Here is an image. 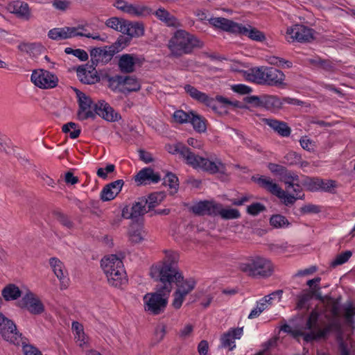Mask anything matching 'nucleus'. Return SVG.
<instances>
[{
    "label": "nucleus",
    "mask_w": 355,
    "mask_h": 355,
    "mask_svg": "<svg viewBox=\"0 0 355 355\" xmlns=\"http://www.w3.org/2000/svg\"><path fill=\"white\" fill-rule=\"evenodd\" d=\"M178 259L179 254L176 252L166 251L163 261L151 267V277L164 285L155 292L148 293L143 297L144 309L146 313L157 315L164 312L172 289L171 282L178 281L181 277L175 266Z\"/></svg>",
    "instance_id": "obj_1"
},
{
    "label": "nucleus",
    "mask_w": 355,
    "mask_h": 355,
    "mask_svg": "<svg viewBox=\"0 0 355 355\" xmlns=\"http://www.w3.org/2000/svg\"><path fill=\"white\" fill-rule=\"evenodd\" d=\"M329 309V313L327 311L319 312L316 309L313 310L305 327L301 329H293L291 326L285 324L282 327V330L291 334L295 338L302 336L306 342L324 338L331 329L337 325L340 315L337 303L333 302Z\"/></svg>",
    "instance_id": "obj_2"
},
{
    "label": "nucleus",
    "mask_w": 355,
    "mask_h": 355,
    "mask_svg": "<svg viewBox=\"0 0 355 355\" xmlns=\"http://www.w3.org/2000/svg\"><path fill=\"white\" fill-rule=\"evenodd\" d=\"M166 149L171 154H179L185 162L193 168L200 169L211 174L225 173V164L216 156H213V158H207L197 155L189 148L181 144L168 145Z\"/></svg>",
    "instance_id": "obj_3"
},
{
    "label": "nucleus",
    "mask_w": 355,
    "mask_h": 355,
    "mask_svg": "<svg viewBox=\"0 0 355 355\" xmlns=\"http://www.w3.org/2000/svg\"><path fill=\"white\" fill-rule=\"evenodd\" d=\"M203 43L196 36L184 30H178L168 42V49L174 56L189 54L195 48H202Z\"/></svg>",
    "instance_id": "obj_4"
},
{
    "label": "nucleus",
    "mask_w": 355,
    "mask_h": 355,
    "mask_svg": "<svg viewBox=\"0 0 355 355\" xmlns=\"http://www.w3.org/2000/svg\"><path fill=\"white\" fill-rule=\"evenodd\" d=\"M101 267L111 286L121 288L127 283L128 279L123 262L116 255L105 257L101 260Z\"/></svg>",
    "instance_id": "obj_5"
},
{
    "label": "nucleus",
    "mask_w": 355,
    "mask_h": 355,
    "mask_svg": "<svg viewBox=\"0 0 355 355\" xmlns=\"http://www.w3.org/2000/svg\"><path fill=\"white\" fill-rule=\"evenodd\" d=\"M240 269L248 276L254 278H266L274 272V266L271 260L266 257L255 254L250 257L240 264Z\"/></svg>",
    "instance_id": "obj_6"
},
{
    "label": "nucleus",
    "mask_w": 355,
    "mask_h": 355,
    "mask_svg": "<svg viewBox=\"0 0 355 355\" xmlns=\"http://www.w3.org/2000/svg\"><path fill=\"white\" fill-rule=\"evenodd\" d=\"M110 85L113 91L123 94L137 92L141 87L139 80L133 76H115L110 80Z\"/></svg>",
    "instance_id": "obj_7"
},
{
    "label": "nucleus",
    "mask_w": 355,
    "mask_h": 355,
    "mask_svg": "<svg viewBox=\"0 0 355 355\" xmlns=\"http://www.w3.org/2000/svg\"><path fill=\"white\" fill-rule=\"evenodd\" d=\"M78 98L79 109L78 111V118L80 121H84L89 118H95V103L92 100L83 92L78 89L73 88Z\"/></svg>",
    "instance_id": "obj_8"
},
{
    "label": "nucleus",
    "mask_w": 355,
    "mask_h": 355,
    "mask_svg": "<svg viewBox=\"0 0 355 355\" xmlns=\"http://www.w3.org/2000/svg\"><path fill=\"white\" fill-rule=\"evenodd\" d=\"M0 334L6 340L15 345H20L21 334L17 331L14 322L1 313H0Z\"/></svg>",
    "instance_id": "obj_9"
},
{
    "label": "nucleus",
    "mask_w": 355,
    "mask_h": 355,
    "mask_svg": "<svg viewBox=\"0 0 355 355\" xmlns=\"http://www.w3.org/2000/svg\"><path fill=\"white\" fill-rule=\"evenodd\" d=\"M31 80L35 86L41 89L54 88L58 83L56 76L42 69L33 71Z\"/></svg>",
    "instance_id": "obj_10"
},
{
    "label": "nucleus",
    "mask_w": 355,
    "mask_h": 355,
    "mask_svg": "<svg viewBox=\"0 0 355 355\" xmlns=\"http://www.w3.org/2000/svg\"><path fill=\"white\" fill-rule=\"evenodd\" d=\"M313 38V30L301 24L288 27L286 32V39L289 42H307Z\"/></svg>",
    "instance_id": "obj_11"
},
{
    "label": "nucleus",
    "mask_w": 355,
    "mask_h": 355,
    "mask_svg": "<svg viewBox=\"0 0 355 355\" xmlns=\"http://www.w3.org/2000/svg\"><path fill=\"white\" fill-rule=\"evenodd\" d=\"M19 306L26 308L31 313L34 315L41 314L44 311V307L40 300L31 291H28L19 302Z\"/></svg>",
    "instance_id": "obj_12"
},
{
    "label": "nucleus",
    "mask_w": 355,
    "mask_h": 355,
    "mask_svg": "<svg viewBox=\"0 0 355 355\" xmlns=\"http://www.w3.org/2000/svg\"><path fill=\"white\" fill-rule=\"evenodd\" d=\"M143 59L135 54L125 53L121 55L118 61V67L122 73H130L135 71L137 67H140Z\"/></svg>",
    "instance_id": "obj_13"
},
{
    "label": "nucleus",
    "mask_w": 355,
    "mask_h": 355,
    "mask_svg": "<svg viewBox=\"0 0 355 355\" xmlns=\"http://www.w3.org/2000/svg\"><path fill=\"white\" fill-rule=\"evenodd\" d=\"M49 264L55 275L59 279L61 289H65L69 286V278L68 271L64 263L58 258L52 257L49 259Z\"/></svg>",
    "instance_id": "obj_14"
},
{
    "label": "nucleus",
    "mask_w": 355,
    "mask_h": 355,
    "mask_svg": "<svg viewBox=\"0 0 355 355\" xmlns=\"http://www.w3.org/2000/svg\"><path fill=\"white\" fill-rule=\"evenodd\" d=\"M115 53V49L113 46L94 48L90 52L92 62L96 65L100 63L103 64H106L112 60Z\"/></svg>",
    "instance_id": "obj_15"
},
{
    "label": "nucleus",
    "mask_w": 355,
    "mask_h": 355,
    "mask_svg": "<svg viewBox=\"0 0 355 355\" xmlns=\"http://www.w3.org/2000/svg\"><path fill=\"white\" fill-rule=\"evenodd\" d=\"M147 202L145 198H139L131 206H126L123 209V216L126 218L135 219L147 212Z\"/></svg>",
    "instance_id": "obj_16"
},
{
    "label": "nucleus",
    "mask_w": 355,
    "mask_h": 355,
    "mask_svg": "<svg viewBox=\"0 0 355 355\" xmlns=\"http://www.w3.org/2000/svg\"><path fill=\"white\" fill-rule=\"evenodd\" d=\"M95 116L98 115L107 121H117L121 115L105 101L101 100L95 103Z\"/></svg>",
    "instance_id": "obj_17"
},
{
    "label": "nucleus",
    "mask_w": 355,
    "mask_h": 355,
    "mask_svg": "<svg viewBox=\"0 0 355 355\" xmlns=\"http://www.w3.org/2000/svg\"><path fill=\"white\" fill-rule=\"evenodd\" d=\"M80 28H73L71 26H64L62 28H54L48 33V36L53 40H63L76 37L78 35H82L78 33Z\"/></svg>",
    "instance_id": "obj_18"
},
{
    "label": "nucleus",
    "mask_w": 355,
    "mask_h": 355,
    "mask_svg": "<svg viewBox=\"0 0 355 355\" xmlns=\"http://www.w3.org/2000/svg\"><path fill=\"white\" fill-rule=\"evenodd\" d=\"M160 180V175L155 173L154 171L149 167L141 169L135 177V181L137 185L157 183Z\"/></svg>",
    "instance_id": "obj_19"
},
{
    "label": "nucleus",
    "mask_w": 355,
    "mask_h": 355,
    "mask_svg": "<svg viewBox=\"0 0 355 355\" xmlns=\"http://www.w3.org/2000/svg\"><path fill=\"white\" fill-rule=\"evenodd\" d=\"M243 334V328L230 329L227 333L224 334L221 338V346L224 348H228L230 351L236 347L235 339H240Z\"/></svg>",
    "instance_id": "obj_20"
},
{
    "label": "nucleus",
    "mask_w": 355,
    "mask_h": 355,
    "mask_svg": "<svg viewBox=\"0 0 355 355\" xmlns=\"http://www.w3.org/2000/svg\"><path fill=\"white\" fill-rule=\"evenodd\" d=\"M184 89L186 92L194 100L205 104L213 110H215V101L213 98L209 97L205 93L199 91L191 85H186L184 86Z\"/></svg>",
    "instance_id": "obj_21"
},
{
    "label": "nucleus",
    "mask_w": 355,
    "mask_h": 355,
    "mask_svg": "<svg viewBox=\"0 0 355 355\" xmlns=\"http://www.w3.org/2000/svg\"><path fill=\"white\" fill-rule=\"evenodd\" d=\"M208 20L213 26L233 33H238L241 25L223 17H212Z\"/></svg>",
    "instance_id": "obj_22"
},
{
    "label": "nucleus",
    "mask_w": 355,
    "mask_h": 355,
    "mask_svg": "<svg viewBox=\"0 0 355 355\" xmlns=\"http://www.w3.org/2000/svg\"><path fill=\"white\" fill-rule=\"evenodd\" d=\"M124 184L123 180H117L106 185L101 192V198L103 201L114 199L121 191Z\"/></svg>",
    "instance_id": "obj_23"
},
{
    "label": "nucleus",
    "mask_w": 355,
    "mask_h": 355,
    "mask_svg": "<svg viewBox=\"0 0 355 355\" xmlns=\"http://www.w3.org/2000/svg\"><path fill=\"white\" fill-rule=\"evenodd\" d=\"M279 179L285 184L287 191L291 189L293 190L295 193L302 191V187L299 184V176L295 173L286 169V173H284Z\"/></svg>",
    "instance_id": "obj_24"
},
{
    "label": "nucleus",
    "mask_w": 355,
    "mask_h": 355,
    "mask_svg": "<svg viewBox=\"0 0 355 355\" xmlns=\"http://www.w3.org/2000/svg\"><path fill=\"white\" fill-rule=\"evenodd\" d=\"M218 203L214 201H200L192 207V211L198 215L216 216V211L218 209Z\"/></svg>",
    "instance_id": "obj_25"
},
{
    "label": "nucleus",
    "mask_w": 355,
    "mask_h": 355,
    "mask_svg": "<svg viewBox=\"0 0 355 355\" xmlns=\"http://www.w3.org/2000/svg\"><path fill=\"white\" fill-rule=\"evenodd\" d=\"M122 33L127 35L129 40L139 37L144 34V26L142 23L125 20Z\"/></svg>",
    "instance_id": "obj_26"
},
{
    "label": "nucleus",
    "mask_w": 355,
    "mask_h": 355,
    "mask_svg": "<svg viewBox=\"0 0 355 355\" xmlns=\"http://www.w3.org/2000/svg\"><path fill=\"white\" fill-rule=\"evenodd\" d=\"M8 10L10 12L16 15L17 17L28 19L31 12L27 3L22 1H15L8 5Z\"/></svg>",
    "instance_id": "obj_27"
},
{
    "label": "nucleus",
    "mask_w": 355,
    "mask_h": 355,
    "mask_svg": "<svg viewBox=\"0 0 355 355\" xmlns=\"http://www.w3.org/2000/svg\"><path fill=\"white\" fill-rule=\"evenodd\" d=\"M285 76L282 71L274 67H267L264 83L269 85H280L283 84Z\"/></svg>",
    "instance_id": "obj_28"
},
{
    "label": "nucleus",
    "mask_w": 355,
    "mask_h": 355,
    "mask_svg": "<svg viewBox=\"0 0 355 355\" xmlns=\"http://www.w3.org/2000/svg\"><path fill=\"white\" fill-rule=\"evenodd\" d=\"M71 329L74 335L76 343L82 348L87 347L89 344V337L85 334L82 324L74 321L72 322Z\"/></svg>",
    "instance_id": "obj_29"
},
{
    "label": "nucleus",
    "mask_w": 355,
    "mask_h": 355,
    "mask_svg": "<svg viewBox=\"0 0 355 355\" xmlns=\"http://www.w3.org/2000/svg\"><path fill=\"white\" fill-rule=\"evenodd\" d=\"M252 180L261 187L275 196H276L277 192H279L281 187L269 177L264 175L254 176Z\"/></svg>",
    "instance_id": "obj_30"
},
{
    "label": "nucleus",
    "mask_w": 355,
    "mask_h": 355,
    "mask_svg": "<svg viewBox=\"0 0 355 355\" xmlns=\"http://www.w3.org/2000/svg\"><path fill=\"white\" fill-rule=\"evenodd\" d=\"M265 123L282 137H287L291 135V128L284 121L273 119H266Z\"/></svg>",
    "instance_id": "obj_31"
},
{
    "label": "nucleus",
    "mask_w": 355,
    "mask_h": 355,
    "mask_svg": "<svg viewBox=\"0 0 355 355\" xmlns=\"http://www.w3.org/2000/svg\"><path fill=\"white\" fill-rule=\"evenodd\" d=\"M238 33L247 36L250 39L257 42H263L266 40V36L263 33L250 25L243 26L241 24Z\"/></svg>",
    "instance_id": "obj_32"
},
{
    "label": "nucleus",
    "mask_w": 355,
    "mask_h": 355,
    "mask_svg": "<svg viewBox=\"0 0 355 355\" xmlns=\"http://www.w3.org/2000/svg\"><path fill=\"white\" fill-rule=\"evenodd\" d=\"M301 193L302 191L295 193L293 191V193H291V190L287 191L286 189L284 191L280 188L279 192H277L276 196L278 197L285 205L290 206L293 205L297 199L303 198L304 194L301 195Z\"/></svg>",
    "instance_id": "obj_33"
},
{
    "label": "nucleus",
    "mask_w": 355,
    "mask_h": 355,
    "mask_svg": "<svg viewBox=\"0 0 355 355\" xmlns=\"http://www.w3.org/2000/svg\"><path fill=\"white\" fill-rule=\"evenodd\" d=\"M146 233L141 226L132 225L128 231L129 241L132 243H139L143 241Z\"/></svg>",
    "instance_id": "obj_34"
},
{
    "label": "nucleus",
    "mask_w": 355,
    "mask_h": 355,
    "mask_svg": "<svg viewBox=\"0 0 355 355\" xmlns=\"http://www.w3.org/2000/svg\"><path fill=\"white\" fill-rule=\"evenodd\" d=\"M176 263H178V261ZM175 266H176V268H178L177 263H175ZM177 270H178V269H177ZM178 272L181 276L180 279L178 281L172 282L171 284L172 283L176 284V285L178 286V288L176 291H178L180 293H183V295H187L195 288V282L192 279L184 281L182 274L179 271H178Z\"/></svg>",
    "instance_id": "obj_35"
},
{
    "label": "nucleus",
    "mask_w": 355,
    "mask_h": 355,
    "mask_svg": "<svg viewBox=\"0 0 355 355\" xmlns=\"http://www.w3.org/2000/svg\"><path fill=\"white\" fill-rule=\"evenodd\" d=\"M155 15L157 19L165 23L168 26L176 27L179 25L178 20L164 8L157 9Z\"/></svg>",
    "instance_id": "obj_36"
},
{
    "label": "nucleus",
    "mask_w": 355,
    "mask_h": 355,
    "mask_svg": "<svg viewBox=\"0 0 355 355\" xmlns=\"http://www.w3.org/2000/svg\"><path fill=\"white\" fill-rule=\"evenodd\" d=\"M267 67H257L251 68L248 70V78L250 80L262 84L264 83Z\"/></svg>",
    "instance_id": "obj_37"
},
{
    "label": "nucleus",
    "mask_w": 355,
    "mask_h": 355,
    "mask_svg": "<svg viewBox=\"0 0 355 355\" xmlns=\"http://www.w3.org/2000/svg\"><path fill=\"white\" fill-rule=\"evenodd\" d=\"M1 294L6 301H10L19 297L21 295V291L15 284H9L2 290Z\"/></svg>",
    "instance_id": "obj_38"
},
{
    "label": "nucleus",
    "mask_w": 355,
    "mask_h": 355,
    "mask_svg": "<svg viewBox=\"0 0 355 355\" xmlns=\"http://www.w3.org/2000/svg\"><path fill=\"white\" fill-rule=\"evenodd\" d=\"M218 209L216 211V216L220 215L225 220L236 219L241 216L240 212L236 209H224L222 205L218 203Z\"/></svg>",
    "instance_id": "obj_39"
},
{
    "label": "nucleus",
    "mask_w": 355,
    "mask_h": 355,
    "mask_svg": "<svg viewBox=\"0 0 355 355\" xmlns=\"http://www.w3.org/2000/svg\"><path fill=\"white\" fill-rule=\"evenodd\" d=\"M191 114L189 123L192 124L193 129L198 132H205L207 130L205 119L193 112H191Z\"/></svg>",
    "instance_id": "obj_40"
},
{
    "label": "nucleus",
    "mask_w": 355,
    "mask_h": 355,
    "mask_svg": "<svg viewBox=\"0 0 355 355\" xmlns=\"http://www.w3.org/2000/svg\"><path fill=\"white\" fill-rule=\"evenodd\" d=\"M125 13L134 17H144L149 14V9L148 7L139 5L129 3Z\"/></svg>",
    "instance_id": "obj_41"
},
{
    "label": "nucleus",
    "mask_w": 355,
    "mask_h": 355,
    "mask_svg": "<svg viewBox=\"0 0 355 355\" xmlns=\"http://www.w3.org/2000/svg\"><path fill=\"white\" fill-rule=\"evenodd\" d=\"M77 76L80 80L85 84L94 83L98 79V77L96 75L93 76L92 74H90L89 71H87L83 67H79L77 69Z\"/></svg>",
    "instance_id": "obj_42"
},
{
    "label": "nucleus",
    "mask_w": 355,
    "mask_h": 355,
    "mask_svg": "<svg viewBox=\"0 0 355 355\" xmlns=\"http://www.w3.org/2000/svg\"><path fill=\"white\" fill-rule=\"evenodd\" d=\"M270 224L275 228H286L290 225L287 218L280 214L272 215L270 218Z\"/></svg>",
    "instance_id": "obj_43"
},
{
    "label": "nucleus",
    "mask_w": 355,
    "mask_h": 355,
    "mask_svg": "<svg viewBox=\"0 0 355 355\" xmlns=\"http://www.w3.org/2000/svg\"><path fill=\"white\" fill-rule=\"evenodd\" d=\"M125 19L123 18L119 17H111L108 19L105 24L107 27L111 28L116 31H119L122 33L123 29V25L125 24Z\"/></svg>",
    "instance_id": "obj_44"
},
{
    "label": "nucleus",
    "mask_w": 355,
    "mask_h": 355,
    "mask_svg": "<svg viewBox=\"0 0 355 355\" xmlns=\"http://www.w3.org/2000/svg\"><path fill=\"white\" fill-rule=\"evenodd\" d=\"M263 104L268 109H278L283 104L282 101L275 96H268L263 98Z\"/></svg>",
    "instance_id": "obj_45"
},
{
    "label": "nucleus",
    "mask_w": 355,
    "mask_h": 355,
    "mask_svg": "<svg viewBox=\"0 0 355 355\" xmlns=\"http://www.w3.org/2000/svg\"><path fill=\"white\" fill-rule=\"evenodd\" d=\"M62 131L65 133H69L71 139H76L80 134V129L78 125L73 122H69L62 126Z\"/></svg>",
    "instance_id": "obj_46"
},
{
    "label": "nucleus",
    "mask_w": 355,
    "mask_h": 355,
    "mask_svg": "<svg viewBox=\"0 0 355 355\" xmlns=\"http://www.w3.org/2000/svg\"><path fill=\"white\" fill-rule=\"evenodd\" d=\"M175 122L182 124L189 123L191 117V112L187 113L182 110H176L173 114Z\"/></svg>",
    "instance_id": "obj_47"
},
{
    "label": "nucleus",
    "mask_w": 355,
    "mask_h": 355,
    "mask_svg": "<svg viewBox=\"0 0 355 355\" xmlns=\"http://www.w3.org/2000/svg\"><path fill=\"white\" fill-rule=\"evenodd\" d=\"M164 198V195L162 193H154L150 194L148 198H146L148 209H151L161 203Z\"/></svg>",
    "instance_id": "obj_48"
},
{
    "label": "nucleus",
    "mask_w": 355,
    "mask_h": 355,
    "mask_svg": "<svg viewBox=\"0 0 355 355\" xmlns=\"http://www.w3.org/2000/svg\"><path fill=\"white\" fill-rule=\"evenodd\" d=\"M301 155L296 152H288L284 157L283 163L288 166L298 165L300 162Z\"/></svg>",
    "instance_id": "obj_49"
},
{
    "label": "nucleus",
    "mask_w": 355,
    "mask_h": 355,
    "mask_svg": "<svg viewBox=\"0 0 355 355\" xmlns=\"http://www.w3.org/2000/svg\"><path fill=\"white\" fill-rule=\"evenodd\" d=\"M75 28H80L79 29V31H78V33H80L82 35H78L76 37H87V38H92L94 40H98V41H105V39H106V37L105 36H101L98 33H88L87 31V29L85 28V26H83V25H79L78 26H76Z\"/></svg>",
    "instance_id": "obj_50"
},
{
    "label": "nucleus",
    "mask_w": 355,
    "mask_h": 355,
    "mask_svg": "<svg viewBox=\"0 0 355 355\" xmlns=\"http://www.w3.org/2000/svg\"><path fill=\"white\" fill-rule=\"evenodd\" d=\"M351 251H345L338 254L331 262V266L336 267L347 262L352 256Z\"/></svg>",
    "instance_id": "obj_51"
},
{
    "label": "nucleus",
    "mask_w": 355,
    "mask_h": 355,
    "mask_svg": "<svg viewBox=\"0 0 355 355\" xmlns=\"http://www.w3.org/2000/svg\"><path fill=\"white\" fill-rule=\"evenodd\" d=\"M343 315L348 322H351L352 317L355 315V306L354 304L347 302L343 305Z\"/></svg>",
    "instance_id": "obj_52"
},
{
    "label": "nucleus",
    "mask_w": 355,
    "mask_h": 355,
    "mask_svg": "<svg viewBox=\"0 0 355 355\" xmlns=\"http://www.w3.org/2000/svg\"><path fill=\"white\" fill-rule=\"evenodd\" d=\"M164 183L171 189H176L178 186V178L172 173H168L164 178Z\"/></svg>",
    "instance_id": "obj_53"
},
{
    "label": "nucleus",
    "mask_w": 355,
    "mask_h": 355,
    "mask_svg": "<svg viewBox=\"0 0 355 355\" xmlns=\"http://www.w3.org/2000/svg\"><path fill=\"white\" fill-rule=\"evenodd\" d=\"M268 168L273 175L279 176V178L286 173V170L287 169L282 165L274 163H269L268 164Z\"/></svg>",
    "instance_id": "obj_54"
},
{
    "label": "nucleus",
    "mask_w": 355,
    "mask_h": 355,
    "mask_svg": "<svg viewBox=\"0 0 355 355\" xmlns=\"http://www.w3.org/2000/svg\"><path fill=\"white\" fill-rule=\"evenodd\" d=\"M37 46V44L35 43L21 42L18 44L17 49L21 52L31 53L36 49Z\"/></svg>",
    "instance_id": "obj_55"
},
{
    "label": "nucleus",
    "mask_w": 355,
    "mask_h": 355,
    "mask_svg": "<svg viewBox=\"0 0 355 355\" xmlns=\"http://www.w3.org/2000/svg\"><path fill=\"white\" fill-rule=\"evenodd\" d=\"M166 334V325L162 323L157 325L155 329V339L157 342L162 341Z\"/></svg>",
    "instance_id": "obj_56"
},
{
    "label": "nucleus",
    "mask_w": 355,
    "mask_h": 355,
    "mask_svg": "<svg viewBox=\"0 0 355 355\" xmlns=\"http://www.w3.org/2000/svg\"><path fill=\"white\" fill-rule=\"evenodd\" d=\"M316 182L320 184V189L324 191L331 192L336 187V182L331 180H324L320 179V180H318Z\"/></svg>",
    "instance_id": "obj_57"
},
{
    "label": "nucleus",
    "mask_w": 355,
    "mask_h": 355,
    "mask_svg": "<svg viewBox=\"0 0 355 355\" xmlns=\"http://www.w3.org/2000/svg\"><path fill=\"white\" fill-rule=\"evenodd\" d=\"M20 345H22L24 355H42V353L35 347L26 344L21 338Z\"/></svg>",
    "instance_id": "obj_58"
},
{
    "label": "nucleus",
    "mask_w": 355,
    "mask_h": 355,
    "mask_svg": "<svg viewBox=\"0 0 355 355\" xmlns=\"http://www.w3.org/2000/svg\"><path fill=\"white\" fill-rule=\"evenodd\" d=\"M186 296V295H183V293H180L178 291H175V292L173 294V300L172 303L173 306L176 309H180Z\"/></svg>",
    "instance_id": "obj_59"
},
{
    "label": "nucleus",
    "mask_w": 355,
    "mask_h": 355,
    "mask_svg": "<svg viewBox=\"0 0 355 355\" xmlns=\"http://www.w3.org/2000/svg\"><path fill=\"white\" fill-rule=\"evenodd\" d=\"M70 5V2L67 0H54L52 1V6L58 10L64 12Z\"/></svg>",
    "instance_id": "obj_60"
},
{
    "label": "nucleus",
    "mask_w": 355,
    "mask_h": 355,
    "mask_svg": "<svg viewBox=\"0 0 355 355\" xmlns=\"http://www.w3.org/2000/svg\"><path fill=\"white\" fill-rule=\"evenodd\" d=\"M264 209L265 207L259 202L253 203L247 207L248 213L253 216L257 215Z\"/></svg>",
    "instance_id": "obj_61"
},
{
    "label": "nucleus",
    "mask_w": 355,
    "mask_h": 355,
    "mask_svg": "<svg viewBox=\"0 0 355 355\" xmlns=\"http://www.w3.org/2000/svg\"><path fill=\"white\" fill-rule=\"evenodd\" d=\"M115 169V166L114 164H108L105 168H99L97 170V175L103 179H106L107 177V174L112 173Z\"/></svg>",
    "instance_id": "obj_62"
},
{
    "label": "nucleus",
    "mask_w": 355,
    "mask_h": 355,
    "mask_svg": "<svg viewBox=\"0 0 355 355\" xmlns=\"http://www.w3.org/2000/svg\"><path fill=\"white\" fill-rule=\"evenodd\" d=\"M300 144L302 148L306 150L311 151L314 148L313 141L309 139L307 136L302 137L300 139Z\"/></svg>",
    "instance_id": "obj_63"
},
{
    "label": "nucleus",
    "mask_w": 355,
    "mask_h": 355,
    "mask_svg": "<svg viewBox=\"0 0 355 355\" xmlns=\"http://www.w3.org/2000/svg\"><path fill=\"white\" fill-rule=\"evenodd\" d=\"M231 88L232 91L240 94H248L252 92V89L250 87L243 84L233 85Z\"/></svg>",
    "instance_id": "obj_64"
}]
</instances>
